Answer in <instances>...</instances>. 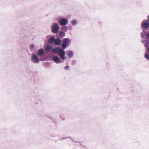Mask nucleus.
<instances>
[{"label": "nucleus", "mask_w": 149, "mask_h": 149, "mask_svg": "<svg viewBox=\"0 0 149 149\" xmlns=\"http://www.w3.org/2000/svg\"><path fill=\"white\" fill-rule=\"evenodd\" d=\"M55 40V39L54 37H52L49 39V41L50 43H52L54 42Z\"/></svg>", "instance_id": "11"}, {"label": "nucleus", "mask_w": 149, "mask_h": 149, "mask_svg": "<svg viewBox=\"0 0 149 149\" xmlns=\"http://www.w3.org/2000/svg\"><path fill=\"white\" fill-rule=\"evenodd\" d=\"M148 52L149 53V46L148 47Z\"/></svg>", "instance_id": "21"}, {"label": "nucleus", "mask_w": 149, "mask_h": 149, "mask_svg": "<svg viewBox=\"0 0 149 149\" xmlns=\"http://www.w3.org/2000/svg\"><path fill=\"white\" fill-rule=\"evenodd\" d=\"M69 40L68 38H65L63 40V43L67 45V44L69 42Z\"/></svg>", "instance_id": "12"}, {"label": "nucleus", "mask_w": 149, "mask_h": 149, "mask_svg": "<svg viewBox=\"0 0 149 149\" xmlns=\"http://www.w3.org/2000/svg\"><path fill=\"white\" fill-rule=\"evenodd\" d=\"M77 23V22L76 20H73L72 21V25H75Z\"/></svg>", "instance_id": "15"}, {"label": "nucleus", "mask_w": 149, "mask_h": 149, "mask_svg": "<svg viewBox=\"0 0 149 149\" xmlns=\"http://www.w3.org/2000/svg\"><path fill=\"white\" fill-rule=\"evenodd\" d=\"M30 48L31 49H33L34 48V46L33 44H31L30 45Z\"/></svg>", "instance_id": "18"}, {"label": "nucleus", "mask_w": 149, "mask_h": 149, "mask_svg": "<svg viewBox=\"0 0 149 149\" xmlns=\"http://www.w3.org/2000/svg\"><path fill=\"white\" fill-rule=\"evenodd\" d=\"M145 57L147 59H149V55L148 54H146L145 55Z\"/></svg>", "instance_id": "16"}, {"label": "nucleus", "mask_w": 149, "mask_h": 149, "mask_svg": "<svg viewBox=\"0 0 149 149\" xmlns=\"http://www.w3.org/2000/svg\"><path fill=\"white\" fill-rule=\"evenodd\" d=\"M68 22V20L66 19H62L60 20L59 23L62 25L66 24Z\"/></svg>", "instance_id": "3"}, {"label": "nucleus", "mask_w": 149, "mask_h": 149, "mask_svg": "<svg viewBox=\"0 0 149 149\" xmlns=\"http://www.w3.org/2000/svg\"><path fill=\"white\" fill-rule=\"evenodd\" d=\"M54 43L56 45H59L61 44V42L60 39L59 38H57L55 39Z\"/></svg>", "instance_id": "7"}, {"label": "nucleus", "mask_w": 149, "mask_h": 149, "mask_svg": "<svg viewBox=\"0 0 149 149\" xmlns=\"http://www.w3.org/2000/svg\"><path fill=\"white\" fill-rule=\"evenodd\" d=\"M60 49L59 48H57L53 49L52 50V52L54 53H58L59 49Z\"/></svg>", "instance_id": "9"}, {"label": "nucleus", "mask_w": 149, "mask_h": 149, "mask_svg": "<svg viewBox=\"0 0 149 149\" xmlns=\"http://www.w3.org/2000/svg\"><path fill=\"white\" fill-rule=\"evenodd\" d=\"M148 19H149V17H148Z\"/></svg>", "instance_id": "22"}, {"label": "nucleus", "mask_w": 149, "mask_h": 149, "mask_svg": "<svg viewBox=\"0 0 149 149\" xmlns=\"http://www.w3.org/2000/svg\"><path fill=\"white\" fill-rule=\"evenodd\" d=\"M52 48L51 45H47L46 46L45 49L46 51H49L51 50Z\"/></svg>", "instance_id": "8"}, {"label": "nucleus", "mask_w": 149, "mask_h": 149, "mask_svg": "<svg viewBox=\"0 0 149 149\" xmlns=\"http://www.w3.org/2000/svg\"><path fill=\"white\" fill-rule=\"evenodd\" d=\"M64 68L65 70H68L69 69V67L68 66H66Z\"/></svg>", "instance_id": "17"}, {"label": "nucleus", "mask_w": 149, "mask_h": 149, "mask_svg": "<svg viewBox=\"0 0 149 149\" xmlns=\"http://www.w3.org/2000/svg\"><path fill=\"white\" fill-rule=\"evenodd\" d=\"M147 36L149 38V33L147 34Z\"/></svg>", "instance_id": "20"}, {"label": "nucleus", "mask_w": 149, "mask_h": 149, "mask_svg": "<svg viewBox=\"0 0 149 149\" xmlns=\"http://www.w3.org/2000/svg\"><path fill=\"white\" fill-rule=\"evenodd\" d=\"M67 45L63 43L62 44V47L63 49H65Z\"/></svg>", "instance_id": "14"}, {"label": "nucleus", "mask_w": 149, "mask_h": 149, "mask_svg": "<svg viewBox=\"0 0 149 149\" xmlns=\"http://www.w3.org/2000/svg\"><path fill=\"white\" fill-rule=\"evenodd\" d=\"M53 60L56 63H58L61 62V61L58 57L55 56L53 58Z\"/></svg>", "instance_id": "4"}, {"label": "nucleus", "mask_w": 149, "mask_h": 149, "mask_svg": "<svg viewBox=\"0 0 149 149\" xmlns=\"http://www.w3.org/2000/svg\"><path fill=\"white\" fill-rule=\"evenodd\" d=\"M73 55V52H68V56L70 57H72Z\"/></svg>", "instance_id": "13"}, {"label": "nucleus", "mask_w": 149, "mask_h": 149, "mask_svg": "<svg viewBox=\"0 0 149 149\" xmlns=\"http://www.w3.org/2000/svg\"><path fill=\"white\" fill-rule=\"evenodd\" d=\"M142 26L143 28L145 29L149 27V22H145L143 23Z\"/></svg>", "instance_id": "6"}, {"label": "nucleus", "mask_w": 149, "mask_h": 149, "mask_svg": "<svg viewBox=\"0 0 149 149\" xmlns=\"http://www.w3.org/2000/svg\"><path fill=\"white\" fill-rule=\"evenodd\" d=\"M32 58L34 61V62L36 63L39 62V60L36 55L33 54L32 56Z\"/></svg>", "instance_id": "5"}, {"label": "nucleus", "mask_w": 149, "mask_h": 149, "mask_svg": "<svg viewBox=\"0 0 149 149\" xmlns=\"http://www.w3.org/2000/svg\"><path fill=\"white\" fill-rule=\"evenodd\" d=\"M59 26L56 24L54 23L53 24L52 26V31L54 33H56L58 32L59 30Z\"/></svg>", "instance_id": "2"}, {"label": "nucleus", "mask_w": 149, "mask_h": 149, "mask_svg": "<svg viewBox=\"0 0 149 149\" xmlns=\"http://www.w3.org/2000/svg\"><path fill=\"white\" fill-rule=\"evenodd\" d=\"M63 34H64V33L62 32H61L60 33V35L61 36H62Z\"/></svg>", "instance_id": "19"}, {"label": "nucleus", "mask_w": 149, "mask_h": 149, "mask_svg": "<svg viewBox=\"0 0 149 149\" xmlns=\"http://www.w3.org/2000/svg\"><path fill=\"white\" fill-rule=\"evenodd\" d=\"M58 54L62 59L65 60L66 58V56H65V52L64 50L60 49Z\"/></svg>", "instance_id": "1"}, {"label": "nucleus", "mask_w": 149, "mask_h": 149, "mask_svg": "<svg viewBox=\"0 0 149 149\" xmlns=\"http://www.w3.org/2000/svg\"><path fill=\"white\" fill-rule=\"evenodd\" d=\"M44 53V51L42 49H40L38 51V54L39 56L42 55Z\"/></svg>", "instance_id": "10"}]
</instances>
